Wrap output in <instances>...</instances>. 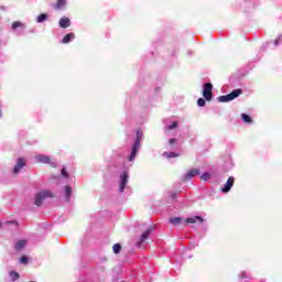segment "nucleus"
I'll use <instances>...</instances> for the list:
<instances>
[{
	"label": "nucleus",
	"mask_w": 282,
	"mask_h": 282,
	"mask_svg": "<svg viewBox=\"0 0 282 282\" xmlns=\"http://www.w3.org/2000/svg\"><path fill=\"white\" fill-rule=\"evenodd\" d=\"M241 94H243L242 89H236L232 90L230 94L225 95V96H220L219 97V101L220 102H230V100H235V98H239V96H241Z\"/></svg>",
	"instance_id": "nucleus-1"
},
{
	"label": "nucleus",
	"mask_w": 282,
	"mask_h": 282,
	"mask_svg": "<svg viewBox=\"0 0 282 282\" xmlns=\"http://www.w3.org/2000/svg\"><path fill=\"white\" fill-rule=\"evenodd\" d=\"M46 197H54V194H52L50 191H43L39 193L35 196V206H41V204H43V199H46Z\"/></svg>",
	"instance_id": "nucleus-2"
},
{
	"label": "nucleus",
	"mask_w": 282,
	"mask_h": 282,
	"mask_svg": "<svg viewBox=\"0 0 282 282\" xmlns=\"http://www.w3.org/2000/svg\"><path fill=\"white\" fill-rule=\"evenodd\" d=\"M203 96L205 100H213V84L207 83L204 85Z\"/></svg>",
	"instance_id": "nucleus-3"
},
{
	"label": "nucleus",
	"mask_w": 282,
	"mask_h": 282,
	"mask_svg": "<svg viewBox=\"0 0 282 282\" xmlns=\"http://www.w3.org/2000/svg\"><path fill=\"white\" fill-rule=\"evenodd\" d=\"M235 186V177L230 176L225 184V186L221 188V193H230V188Z\"/></svg>",
	"instance_id": "nucleus-4"
},
{
	"label": "nucleus",
	"mask_w": 282,
	"mask_h": 282,
	"mask_svg": "<svg viewBox=\"0 0 282 282\" xmlns=\"http://www.w3.org/2000/svg\"><path fill=\"white\" fill-rule=\"evenodd\" d=\"M139 149H140V140H137L134 147L132 148V152L129 156L130 162L135 159V155H137Z\"/></svg>",
	"instance_id": "nucleus-5"
},
{
	"label": "nucleus",
	"mask_w": 282,
	"mask_h": 282,
	"mask_svg": "<svg viewBox=\"0 0 282 282\" xmlns=\"http://www.w3.org/2000/svg\"><path fill=\"white\" fill-rule=\"evenodd\" d=\"M23 166H25V159H19L17 165L13 169V173H19Z\"/></svg>",
	"instance_id": "nucleus-6"
},
{
	"label": "nucleus",
	"mask_w": 282,
	"mask_h": 282,
	"mask_svg": "<svg viewBox=\"0 0 282 282\" xmlns=\"http://www.w3.org/2000/svg\"><path fill=\"white\" fill-rule=\"evenodd\" d=\"M69 25H72V21L69 20V18L64 17L59 20V28H63L65 30L69 28Z\"/></svg>",
	"instance_id": "nucleus-7"
},
{
	"label": "nucleus",
	"mask_w": 282,
	"mask_h": 282,
	"mask_svg": "<svg viewBox=\"0 0 282 282\" xmlns=\"http://www.w3.org/2000/svg\"><path fill=\"white\" fill-rule=\"evenodd\" d=\"M74 39H76V35L74 33H68L63 37L62 43H70L72 41H74Z\"/></svg>",
	"instance_id": "nucleus-8"
},
{
	"label": "nucleus",
	"mask_w": 282,
	"mask_h": 282,
	"mask_svg": "<svg viewBox=\"0 0 282 282\" xmlns=\"http://www.w3.org/2000/svg\"><path fill=\"white\" fill-rule=\"evenodd\" d=\"M127 180H129V175L127 174V172H124L123 174H121V185H120V191H124V186H127Z\"/></svg>",
	"instance_id": "nucleus-9"
},
{
	"label": "nucleus",
	"mask_w": 282,
	"mask_h": 282,
	"mask_svg": "<svg viewBox=\"0 0 282 282\" xmlns=\"http://www.w3.org/2000/svg\"><path fill=\"white\" fill-rule=\"evenodd\" d=\"M199 175V170H191L186 175L185 180H191V177H197Z\"/></svg>",
	"instance_id": "nucleus-10"
},
{
	"label": "nucleus",
	"mask_w": 282,
	"mask_h": 282,
	"mask_svg": "<svg viewBox=\"0 0 282 282\" xmlns=\"http://www.w3.org/2000/svg\"><path fill=\"white\" fill-rule=\"evenodd\" d=\"M37 162H42L43 164H50V156L45 155H37L36 156Z\"/></svg>",
	"instance_id": "nucleus-11"
},
{
	"label": "nucleus",
	"mask_w": 282,
	"mask_h": 282,
	"mask_svg": "<svg viewBox=\"0 0 282 282\" xmlns=\"http://www.w3.org/2000/svg\"><path fill=\"white\" fill-rule=\"evenodd\" d=\"M149 235H151V231L147 230L142 234L141 239L139 241V246H142L147 239H149Z\"/></svg>",
	"instance_id": "nucleus-12"
},
{
	"label": "nucleus",
	"mask_w": 282,
	"mask_h": 282,
	"mask_svg": "<svg viewBox=\"0 0 282 282\" xmlns=\"http://www.w3.org/2000/svg\"><path fill=\"white\" fill-rule=\"evenodd\" d=\"M195 221H204V220L199 216L189 217V218L186 219L187 224H195Z\"/></svg>",
	"instance_id": "nucleus-13"
},
{
	"label": "nucleus",
	"mask_w": 282,
	"mask_h": 282,
	"mask_svg": "<svg viewBox=\"0 0 282 282\" xmlns=\"http://www.w3.org/2000/svg\"><path fill=\"white\" fill-rule=\"evenodd\" d=\"M66 3L67 2L65 0H57V2L55 4L56 10H61L62 8H65Z\"/></svg>",
	"instance_id": "nucleus-14"
},
{
	"label": "nucleus",
	"mask_w": 282,
	"mask_h": 282,
	"mask_svg": "<svg viewBox=\"0 0 282 282\" xmlns=\"http://www.w3.org/2000/svg\"><path fill=\"white\" fill-rule=\"evenodd\" d=\"M25 240H20L15 243V250H21L23 248H25Z\"/></svg>",
	"instance_id": "nucleus-15"
},
{
	"label": "nucleus",
	"mask_w": 282,
	"mask_h": 282,
	"mask_svg": "<svg viewBox=\"0 0 282 282\" xmlns=\"http://www.w3.org/2000/svg\"><path fill=\"white\" fill-rule=\"evenodd\" d=\"M241 118L243 120V122H247V124H251L252 123V118H250V116L242 113Z\"/></svg>",
	"instance_id": "nucleus-16"
},
{
	"label": "nucleus",
	"mask_w": 282,
	"mask_h": 282,
	"mask_svg": "<svg viewBox=\"0 0 282 282\" xmlns=\"http://www.w3.org/2000/svg\"><path fill=\"white\" fill-rule=\"evenodd\" d=\"M112 250L115 254H118L122 250V246H120V243H116L113 245Z\"/></svg>",
	"instance_id": "nucleus-17"
},
{
	"label": "nucleus",
	"mask_w": 282,
	"mask_h": 282,
	"mask_svg": "<svg viewBox=\"0 0 282 282\" xmlns=\"http://www.w3.org/2000/svg\"><path fill=\"white\" fill-rule=\"evenodd\" d=\"M181 223H182V218H180V217L170 219V224H173L174 226H177Z\"/></svg>",
	"instance_id": "nucleus-18"
},
{
	"label": "nucleus",
	"mask_w": 282,
	"mask_h": 282,
	"mask_svg": "<svg viewBox=\"0 0 282 282\" xmlns=\"http://www.w3.org/2000/svg\"><path fill=\"white\" fill-rule=\"evenodd\" d=\"M47 20V14L42 13L37 17V23H43V21Z\"/></svg>",
	"instance_id": "nucleus-19"
},
{
	"label": "nucleus",
	"mask_w": 282,
	"mask_h": 282,
	"mask_svg": "<svg viewBox=\"0 0 282 282\" xmlns=\"http://www.w3.org/2000/svg\"><path fill=\"white\" fill-rule=\"evenodd\" d=\"M200 180H203L204 182H208V180H210V173L205 172L202 176Z\"/></svg>",
	"instance_id": "nucleus-20"
},
{
	"label": "nucleus",
	"mask_w": 282,
	"mask_h": 282,
	"mask_svg": "<svg viewBox=\"0 0 282 282\" xmlns=\"http://www.w3.org/2000/svg\"><path fill=\"white\" fill-rule=\"evenodd\" d=\"M10 276H11L12 281H17V279H19V273L15 271H11Z\"/></svg>",
	"instance_id": "nucleus-21"
},
{
	"label": "nucleus",
	"mask_w": 282,
	"mask_h": 282,
	"mask_svg": "<svg viewBox=\"0 0 282 282\" xmlns=\"http://www.w3.org/2000/svg\"><path fill=\"white\" fill-rule=\"evenodd\" d=\"M197 105H198V107H206V100H204V98H199L197 100Z\"/></svg>",
	"instance_id": "nucleus-22"
},
{
	"label": "nucleus",
	"mask_w": 282,
	"mask_h": 282,
	"mask_svg": "<svg viewBox=\"0 0 282 282\" xmlns=\"http://www.w3.org/2000/svg\"><path fill=\"white\" fill-rule=\"evenodd\" d=\"M65 191H66V197L69 198V195H72V187L66 186Z\"/></svg>",
	"instance_id": "nucleus-23"
},
{
	"label": "nucleus",
	"mask_w": 282,
	"mask_h": 282,
	"mask_svg": "<svg viewBox=\"0 0 282 282\" xmlns=\"http://www.w3.org/2000/svg\"><path fill=\"white\" fill-rule=\"evenodd\" d=\"M21 22H13L12 30H17V28H21Z\"/></svg>",
	"instance_id": "nucleus-24"
},
{
	"label": "nucleus",
	"mask_w": 282,
	"mask_h": 282,
	"mask_svg": "<svg viewBox=\"0 0 282 282\" xmlns=\"http://www.w3.org/2000/svg\"><path fill=\"white\" fill-rule=\"evenodd\" d=\"M177 124V121H174L171 126H169V129H176Z\"/></svg>",
	"instance_id": "nucleus-25"
},
{
	"label": "nucleus",
	"mask_w": 282,
	"mask_h": 282,
	"mask_svg": "<svg viewBox=\"0 0 282 282\" xmlns=\"http://www.w3.org/2000/svg\"><path fill=\"white\" fill-rule=\"evenodd\" d=\"M20 263H28V257H22L21 259H20Z\"/></svg>",
	"instance_id": "nucleus-26"
},
{
	"label": "nucleus",
	"mask_w": 282,
	"mask_h": 282,
	"mask_svg": "<svg viewBox=\"0 0 282 282\" xmlns=\"http://www.w3.org/2000/svg\"><path fill=\"white\" fill-rule=\"evenodd\" d=\"M62 175H63L64 177H67V172L65 171V169L62 170Z\"/></svg>",
	"instance_id": "nucleus-27"
},
{
	"label": "nucleus",
	"mask_w": 282,
	"mask_h": 282,
	"mask_svg": "<svg viewBox=\"0 0 282 282\" xmlns=\"http://www.w3.org/2000/svg\"><path fill=\"white\" fill-rule=\"evenodd\" d=\"M170 142H174V140H170Z\"/></svg>",
	"instance_id": "nucleus-28"
},
{
	"label": "nucleus",
	"mask_w": 282,
	"mask_h": 282,
	"mask_svg": "<svg viewBox=\"0 0 282 282\" xmlns=\"http://www.w3.org/2000/svg\"><path fill=\"white\" fill-rule=\"evenodd\" d=\"M0 228H1V223H0Z\"/></svg>",
	"instance_id": "nucleus-29"
}]
</instances>
